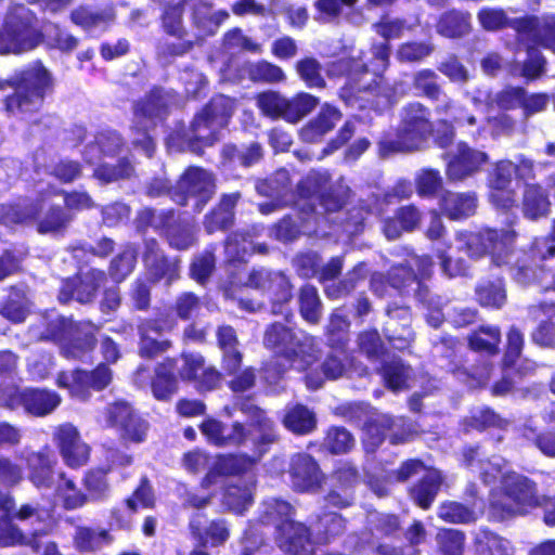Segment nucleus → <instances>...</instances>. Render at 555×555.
<instances>
[{
  "instance_id": "obj_29",
  "label": "nucleus",
  "mask_w": 555,
  "mask_h": 555,
  "mask_svg": "<svg viewBox=\"0 0 555 555\" xmlns=\"http://www.w3.org/2000/svg\"><path fill=\"white\" fill-rule=\"evenodd\" d=\"M284 425L296 434H308L314 429V413L301 404L291 408L284 416Z\"/></svg>"
},
{
  "instance_id": "obj_54",
  "label": "nucleus",
  "mask_w": 555,
  "mask_h": 555,
  "mask_svg": "<svg viewBox=\"0 0 555 555\" xmlns=\"http://www.w3.org/2000/svg\"><path fill=\"white\" fill-rule=\"evenodd\" d=\"M324 446L332 453H345L352 448L353 438L345 428H331L325 438Z\"/></svg>"
},
{
  "instance_id": "obj_55",
  "label": "nucleus",
  "mask_w": 555,
  "mask_h": 555,
  "mask_svg": "<svg viewBox=\"0 0 555 555\" xmlns=\"http://www.w3.org/2000/svg\"><path fill=\"white\" fill-rule=\"evenodd\" d=\"M480 555H512V546L505 539L485 532L478 539Z\"/></svg>"
},
{
  "instance_id": "obj_20",
  "label": "nucleus",
  "mask_w": 555,
  "mask_h": 555,
  "mask_svg": "<svg viewBox=\"0 0 555 555\" xmlns=\"http://www.w3.org/2000/svg\"><path fill=\"white\" fill-rule=\"evenodd\" d=\"M49 196L42 197L34 202H20L16 204H5L0 209V222L4 225L23 224L37 219L40 210L43 209Z\"/></svg>"
},
{
  "instance_id": "obj_30",
  "label": "nucleus",
  "mask_w": 555,
  "mask_h": 555,
  "mask_svg": "<svg viewBox=\"0 0 555 555\" xmlns=\"http://www.w3.org/2000/svg\"><path fill=\"white\" fill-rule=\"evenodd\" d=\"M60 344L64 357L79 359L92 349V333L89 328L77 331L75 335L62 338Z\"/></svg>"
},
{
  "instance_id": "obj_35",
  "label": "nucleus",
  "mask_w": 555,
  "mask_h": 555,
  "mask_svg": "<svg viewBox=\"0 0 555 555\" xmlns=\"http://www.w3.org/2000/svg\"><path fill=\"white\" fill-rule=\"evenodd\" d=\"M238 197L237 193L223 196L218 209L206 219L205 227L208 232L224 229L231 224L233 218L232 209Z\"/></svg>"
},
{
  "instance_id": "obj_43",
  "label": "nucleus",
  "mask_w": 555,
  "mask_h": 555,
  "mask_svg": "<svg viewBox=\"0 0 555 555\" xmlns=\"http://www.w3.org/2000/svg\"><path fill=\"white\" fill-rule=\"evenodd\" d=\"M256 249L259 253L266 251V247L260 245L256 247L250 236L244 233L233 234L225 244V253L231 260H243L245 255Z\"/></svg>"
},
{
  "instance_id": "obj_7",
  "label": "nucleus",
  "mask_w": 555,
  "mask_h": 555,
  "mask_svg": "<svg viewBox=\"0 0 555 555\" xmlns=\"http://www.w3.org/2000/svg\"><path fill=\"white\" fill-rule=\"evenodd\" d=\"M40 33L31 25V16L23 5L14 7L0 31V54H21L36 48Z\"/></svg>"
},
{
  "instance_id": "obj_3",
  "label": "nucleus",
  "mask_w": 555,
  "mask_h": 555,
  "mask_svg": "<svg viewBox=\"0 0 555 555\" xmlns=\"http://www.w3.org/2000/svg\"><path fill=\"white\" fill-rule=\"evenodd\" d=\"M264 345L279 352L274 365L266 370L268 379L282 376L289 367L302 371L318 357L312 337L302 333L297 336L282 324H273L267 330Z\"/></svg>"
},
{
  "instance_id": "obj_59",
  "label": "nucleus",
  "mask_w": 555,
  "mask_h": 555,
  "mask_svg": "<svg viewBox=\"0 0 555 555\" xmlns=\"http://www.w3.org/2000/svg\"><path fill=\"white\" fill-rule=\"evenodd\" d=\"M166 234L169 244L177 249H186L195 242L194 230L190 224L170 225Z\"/></svg>"
},
{
  "instance_id": "obj_12",
  "label": "nucleus",
  "mask_w": 555,
  "mask_h": 555,
  "mask_svg": "<svg viewBox=\"0 0 555 555\" xmlns=\"http://www.w3.org/2000/svg\"><path fill=\"white\" fill-rule=\"evenodd\" d=\"M516 234L512 230L487 229L480 233H470L466 236L467 253L478 256L481 253H489L492 261L501 266L508 256Z\"/></svg>"
},
{
  "instance_id": "obj_24",
  "label": "nucleus",
  "mask_w": 555,
  "mask_h": 555,
  "mask_svg": "<svg viewBox=\"0 0 555 555\" xmlns=\"http://www.w3.org/2000/svg\"><path fill=\"white\" fill-rule=\"evenodd\" d=\"M441 209L450 219L469 217L476 209V197L472 193H444L441 197Z\"/></svg>"
},
{
  "instance_id": "obj_28",
  "label": "nucleus",
  "mask_w": 555,
  "mask_h": 555,
  "mask_svg": "<svg viewBox=\"0 0 555 555\" xmlns=\"http://www.w3.org/2000/svg\"><path fill=\"white\" fill-rule=\"evenodd\" d=\"M441 485V476L437 470H428L422 481L412 489V498L422 508H428Z\"/></svg>"
},
{
  "instance_id": "obj_52",
  "label": "nucleus",
  "mask_w": 555,
  "mask_h": 555,
  "mask_svg": "<svg viewBox=\"0 0 555 555\" xmlns=\"http://www.w3.org/2000/svg\"><path fill=\"white\" fill-rule=\"evenodd\" d=\"M411 370L401 362L393 361L384 367V378L393 391L408 387Z\"/></svg>"
},
{
  "instance_id": "obj_23",
  "label": "nucleus",
  "mask_w": 555,
  "mask_h": 555,
  "mask_svg": "<svg viewBox=\"0 0 555 555\" xmlns=\"http://www.w3.org/2000/svg\"><path fill=\"white\" fill-rule=\"evenodd\" d=\"M524 100V89L521 88H506L493 96H491L487 91L478 90L477 94L473 96V103L478 106L482 103H487L491 106H496L501 109H514L517 107H521V102Z\"/></svg>"
},
{
  "instance_id": "obj_14",
  "label": "nucleus",
  "mask_w": 555,
  "mask_h": 555,
  "mask_svg": "<svg viewBox=\"0 0 555 555\" xmlns=\"http://www.w3.org/2000/svg\"><path fill=\"white\" fill-rule=\"evenodd\" d=\"M531 163L522 160L520 166H515L509 160H502L496 164L490 180V201L498 208L508 209L515 204L514 190L511 188L512 178L521 169L531 170Z\"/></svg>"
},
{
  "instance_id": "obj_38",
  "label": "nucleus",
  "mask_w": 555,
  "mask_h": 555,
  "mask_svg": "<svg viewBox=\"0 0 555 555\" xmlns=\"http://www.w3.org/2000/svg\"><path fill=\"white\" fill-rule=\"evenodd\" d=\"M253 501V485H231L223 494V504L234 513H243Z\"/></svg>"
},
{
  "instance_id": "obj_49",
  "label": "nucleus",
  "mask_w": 555,
  "mask_h": 555,
  "mask_svg": "<svg viewBox=\"0 0 555 555\" xmlns=\"http://www.w3.org/2000/svg\"><path fill=\"white\" fill-rule=\"evenodd\" d=\"M254 460L246 455H227L217 460L215 469L221 475H236L249 470Z\"/></svg>"
},
{
  "instance_id": "obj_44",
  "label": "nucleus",
  "mask_w": 555,
  "mask_h": 555,
  "mask_svg": "<svg viewBox=\"0 0 555 555\" xmlns=\"http://www.w3.org/2000/svg\"><path fill=\"white\" fill-rule=\"evenodd\" d=\"M501 340V334L496 327H481L469 338V345L474 350L487 353H496Z\"/></svg>"
},
{
  "instance_id": "obj_33",
  "label": "nucleus",
  "mask_w": 555,
  "mask_h": 555,
  "mask_svg": "<svg viewBox=\"0 0 555 555\" xmlns=\"http://www.w3.org/2000/svg\"><path fill=\"white\" fill-rule=\"evenodd\" d=\"M229 17L225 11L210 12V5L207 3L199 4L194 9L193 18L196 27L203 36L212 35L219 25Z\"/></svg>"
},
{
  "instance_id": "obj_18",
  "label": "nucleus",
  "mask_w": 555,
  "mask_h": 555,
  "mask_svg": "<svg viewBox=\"0 0 555 555\" xmlns=\"http://www.w3.org/2000/svg\"><path fill=\"white\" fill-rule=\"evenodd\" d=\"M276 542L289 555H313L318 543L317 539L310 538L308 528L296 521H286L280 526Z\"/></svg>"
},
{
  "instance_id": "obj_53",
  "label": "nucleus",
  "mask_w": 555,
  "mask_h": 555,
  "mask_svg": "<svg viewBox=\"0 0 555 555\" xmlns=\"http://www.w3.org/2000/svg\"><path fill=\"white\" fill-rule=\"evenodd\" d=\"M297 72L309 88H323L324 79L321 75V65L314 59H304L297 63Z\"/></svg>"
},
{
  "instance_id": "obj_9",
  "label": "nucleus",
  "mask_w": 555,
  "mask_h": 555,
  "mask_svg": "<svg viewBox=\"0 0 555 555\" xmlns=\"http://www.w3.org/2000/svg\"><path fill=\"white\" fill-rule=\"evenodd\" d=\"M415 86L427 96L439 101L437 111L451 117L460 127H465L466 132L476 141L487 138L485 126L477 127L475 115L465 112L461 107H455L446 94H442L436 83V74L425 69L418 72L415 76Z\"/></svg>"
},
{
  "instance_id": "obj_32",
  "label": "nucleus",
  "mask_w": 555,
  "mask_h": 555,
  "mask_svg": "<svg viewBox=\"0 0 555 555\" xmlns=\"http://www.w3.org/2000/svg\"><path fill=\"white\" fill-rule=\"evenodd\" d=\"M318 104V98L306 92L298 93L292 99H286L284 119L293 124L298 122L306 115L311 113Z\"/></svg>"
},
{
  "instance_id": "obj_13",
  "label": "nucleus",
  "mask_w": 555,
  "mask_h": 555,
  "mask_svg": "<svg viewBox=\"0 0 555 555\" xmlns=\"http://www.w3.org/2000/svg\"><path fill=\"white\" fill-rule=\"evenodd\" d=\"M112 379L111 370L105 365H99L93 372L85 371L62 372L57 376V386L65 388L73 397L86 399L89 389L101 390Z\"/></svg>"
},
{
  "instance_id": "obj_19",
  "label": "nucleus",
  "mask_w": 555,
  "mask_h": 555,
  "mask_svg": "<svg viewBox=\"0 0 555 555\" xmlns=\"http://www.w3.org/2000/svg\"><path fill=\"white\" fill-rule=\"evenodd\" d=\"M289 474L294 489L301 492L317 490L323 480L317 462L304 453L293 456Z\"/></svg>"
},
{
  "instance_id": "obj_17",
  "label": "nucleus",
  "mask_w": 555,
  "mask_h": 555,
  "mask_svg": "<svg viewBox=\"0 0 555 555\" xmlns=\"http://www.w3.org/2000/svg\"><path fill=\"white\" fill-rule=\"evenodd\" d=\"M488 162V155L470 147L464 142L456 144L455 150L449 153L447 176L452 181H461L477 172Z\"/></svg>"
},
{
  "instance_id": "obj_6",
  "label": "nucleus",
  "mask_w": 555,
  "mask_h": 555,
  "mask_svg": "<svg viewBox=\"0 0 555 555\" xmlns=\"http://www.w3.org/2000/svg\"><path fill=\"white\" fill-rule=\"evenodd\" d=\"M431 131L433 127L426 108L420 103L410 104L404 108L397 140H380L379 153L388 156L396 152L417 150Z\"/></svg>"
},
{
  "instance_id": "obj_5",
  "label": "nucleus",
  "mask_w": 555,
  "mask_h": 555,
  "mask_svg": "<svg viewBox=\"0 0 555 555\" xmlns=\"http://www.w3.org/2000/svg\"><path fill=\"white\" fill-rule=\"evenodd\" d=\"M10 85L15 88V93L7 99V111L12 115H24L40 107L46 91L52 86V78L40 63H34L16 73Z\"/></svg>"
},
{
  "instance_id": "obj_36",
  "label": "nucleus",
  "mask_w": 555,
  "mask_h": 555,
  "mask_svg": "<svg viewBox=\"0 0 555 555\" xmlns=\"http://www.w3.org/2000/svg\"><path fill=\"white\" fill-rule=\"evenodd\" d=\"M550 209V202L542 189L538 185H528L524 195V212L530 219L545 216Z\"/></svg>"
},
{
  "instance_id": "obj_46",
  "label": "nucleus",
  "mask_w": 555,
  "mask_h": 555,
  "mask_svg": "<svg viewBox=\"0 0 555 555\" xmlns=\"http://www.w3.org/2000/svg\"><path fill=\"white\" fill-rule=\"evenodd\" d=\"M468 16L459 12L444 14L437 26L438 33L446 37H456L465 34L468 29Z\"/></svg>"
},
{
  "instance_id": "obj_37",
  "label": "nucleus",
  "mask_w": 555,
  "mask_h": 555,
  "mask_svg": "<svg viewBox=\"0 0 555 555\" xmlns=\"http://www.w3.org/2000/svg\"><path fill=\"white\" fill-rule=\"evenodd\" d=\"M177 390V380L171 363L163 364L156 369L152 382V391L157 400H167Z\"/></svg>"
},
{
  "instance_id": "obj_61",
  "label": "nucleus",
  "mask_w": 555,
  "mask_h": 555,
  "mask_svg": "<svg viewBox=\"0 0 555 555\" xmlns=\"http://www.w3.org/2000/svg\"><path fill=\"white\" fill-rule=\"evenodd\" d=\"M530 314L537 321H539V325L535 331L532 333V339L537 344L541 346H554L555 345V319L550 320L547 317L541 313L540 318H537L532 313V308L530 309Z\"/></svg>"
},
{
  "instance_id": "obj_50",
  "label": "nucleus",
  "mask_w": 555,
  "mask_h": 555,
  "mask_svg": "<svg viewBox=\"0 0 555 555\" xmlns=\"http://www.w3.org/2000/svg\"><path fill=\"white\" fill-rule=\"evenodd\" d=\"M477 297L482 306L500 308L506 299L505 291L500 281L488 280L477 288Z\"/></svg>"
},
{
  "instance_id": "obj_45",
  "label": "nucleus",
  "mask_w": 555,
  "mask_h": 555,
  "mask_svg": "<svg viewBox=\"0 0 555 555\" xmlns=\"http://www.w3.org/2000/svg\"><path fill=\"white\" fill-rule=\"evenodd\" d=\"M286 99L274 91H267L258 94L257 105L263 115L270 118H283L286 111Z\"/></svg>"
},
{
  "instance_id": "obj_48",
  "label": "nucleus",
  "mask_w": 555,
  "mask_h": 555,
  "mask_svg": "<svg viewBox=\"0 0 555 555\" xmlns=\"http://www.w3.org/2000/svg\"><path fill=\"white\" fill-rule=\"evenodd\" d=\"M300 312L305 320L317 323L320 319L321 308L317 289L306 285L300 291Z\"/></svg>"
},
{
  "instance_id": "obj_8",
  "label": "nucleus",
  "mask_w": 555,
  "mask_h": 555,
  "mask_svg": "<svg viewBox=\"0 0 555 555\" xmlns=\"http://www.w3.org/2000/svg\"><path fill=\"white\" fill-rule=\"evenodd\" d=\"M234 111V101L224 95H218L211 100L192 122L190 146L192 151L198 152V147L193 141L203 145H210L217 140V133L225 127L229 118Z\"/></svg>"
},
{
  "instance_id": "obj_64",
  "label": "nucleus",
  "mask_w": 555,
  "mask_h": 555,
  "mask_svg": "<svg viewBox=\"0 0 555 555\" xmlns=\"http://www.w3.org/2000/svg\"><path fill=\"white\" fill-rule=\"evenodd\" d=\"M249 74L253 80L278 82L284 79L283 70L279 66L268 62L254 64L250 67Z\"/></svg>"
},
{
  "instance_id": "obj_39",
  "label": "nucleus",
  "mask_w": 555,
  "mask_h": 555,
  "mask_svg": "<svg viewBox=\"0 0 555 555\" xmlns=\"http://www.w3.org/2000/svg\"><path fill=\"white\" fill-rule=\"evenodd\" d=\"M60 402L61 399L56 393L46 390H33L26 397L28 411L38 416L51 413Z\"/></svg>"
},
{
  "instance_id": "obj_10",
  "label": "nucleus",
  "mask_w": 555,
  "mask_h": 555,
  "mask_svg": "<svg viewBox=\"0 0 555 555\" xmlns=\"http://www.w3.org/2000/svg\"><path fill=\"white\" fill-rule=\"evenodd\" d=\"M349 186L343 179L328 184L326 172H310L298 185L300 199L318 201L326 211L339 210L348 199Z\"/></svg>"
},
{
  "instance_id": "obj_15",
  "label": "nucleus",
  "mask_w": 555,
  "mask_h": 555,
  "mask_svg": "<svg viewBox=\"0 0 555 555\" xmlns=\"http://www.w3.org/2000/svg\"><path fill=\"white\" fill-rule=\"evenodd\" d=\"M99 422L107 427H117L121 435L131 441L140 442L146 433L145 423L138 418L131 408L124 402L109 405Z\"/></svg>"
},
{
  "instance_id": "obj_27",
  "label": "nucleus",
  "mask_w": 555,
  "mask_h": 555,
  "mask_svg": "<svg viewBox=\"0 0 555 555\" xmlns=\"http://www.w3.org/2000/svg\"><path fill=\"white\" fill-rule=\"evenodd\" d=\"M13 502L7 494L0 493V544L13 545L20 543L23 534L11 524L10 513Z\"/></svg>"
},
{
  "instance_id": "obj_40",
  "label": "nucleus",
  "mask_w": 555,
  "mask_h": 555,
  "mask_svg": "<svg viewBox=\"0 0 555 555\" xmlns=\"http://www.w3.org/2000/svg\"><path fill=\"white\" fill-rule=\"evenodd\" d=\"M292 506L278 499H270L263 503V511L261 514V521L271 524L276 527L278 533L280 532V526L286 521H293L291 519Z\"/></svg>"
},
{
  "instance_id": "obj_47",
  "label": "nucleus",
  "mask_w": 555,
  "mask_h": 555,
  "mask_svg": "<svg viewBox=\"0 0 555 555\" xmlns=\"http://www.w3.org/2000/svg\"><path fill=\"white\" fill-rule=\"evenodd\" d=\"M69 222V217L61 209L51 206L48 211L37 220V230L41 234L57 233Z\"/></svg>"
},
{
  "instance_id": "obj_31",
  "label": "nucleus",
  "mask_w": 555,
  "mask_h": 555,
  "mask_svg": "<svg viewBox=\"0 0 555 555\" xmlns=\"http://www.w3.org/2000/svg\"><path fill=\"white\" fill-rule=\"evenodd\" d=\"M120 146V138L117 133L107 131L99 134L93 143H90L85 151V159L95 164L101 155L114 154Z\"/></svg>"
},
{
  "instance_id": "obj_41",
  "label": "nucleus",
  "mask_w": 555,
  "mask_h": 555,
  "mask_svg": "<svg viewBox=\"0 0 555 555\" xmlns=\"http://www.w3.org/2000/svg\"><path fill=\"white\" fill-rule=\"evenodd\" d=\"M335 478L341 483L344 493L332 491L326 496V501L336 507L348 506L351 502V496L347 493L346 489L357 480V472L353 467L345 465L335 473Z\"/></svg>"
},
{
  "instance_id": "obj_1",
  "label": "nucleus",
  "mask_w": 555,
  "mask_h": 555,
  "mask_svg": "<svg viewBox=\"0 0 555 555\" xmlns=\"http://www.w3.org/2000/svg\"><path fill=\"white\" fill-rule=\"evenodd\" d=\"M485 483L501 481V489L493 490L490 498V514L498 520L524 514L538 504L534 485L526 477L512 473L501 457L478 462Z\"/></svg>"
},
{
  "instance_id": "obj_11",
  "label": "nucleus",
  "mask_w": 555,
  "mask_h": 555,
  "mask_svg": "<svg viewBox=\"0 0 555 555\" xmlns=\"http://www.w3.org/2000/svg\"><path fill=\"white\" fill-rule=\"evenodd\" d=\"M215 191L212 176L201 168L190 167L178 181L172 198L180 205L194 199L196 211H201Z\"/></svg>"
},
{
  "instance_id": "obj_21",
  "label": "nucleus",
  "mask_w": 555,
  "mask_h": 555,
  "mask_svg": "<svg viewBox=\"0 0 555 555\" xmlns=\"http://www.w3.org/2000/svg\"><path fill=\"white\" fill-rule=\"evenodd\" d=\"M227 427L215 418H207L201 425L202 434L207 440L218 447L241 444L245 440V429L241 423H234L231 434H225Z\"/></svg>"
},
{
  "instance_id": "obj_34",
  "label": "nucleus",
  "mask_w": 555,
  "mask_h": 555,
  "mask_svg": "<svg viewBox=\"0 0 555 555\" xmlns=\"http://www.w3.org/2000/svg\"><path fill=\"white\" fill-rule=\"evenodd\" d=\"M396 422L388 415H376L370 420L364 426L363 442L367 450L374 451L385 437V430L396 426Z\"/></svg>"
},
{
  "instance_id": "obj_2",
  "label": "nucleus",
  "mask_w": 555,
  "mask_h": 555,
  "mask_svg": "<svg viewBox=\"0 0 555 555\" xmlns=\"http://www.w3.org/2000/svg\"><path fill=\"white\" fill-rule=\"evenodd\" d=\"M375 29L387 41L401 36L403 23L399 20L386 17L375 25ZM372 53L375 60L371 63L370 68L366 64H362L354 59L348 61L341 59L328 67V75L347 74L350 86L341 94L346 101H349L351 96V94L347 95L349 90L367 91L372 89V82L378 85L377 78L380 77L388 65L389 47L387 42L373 46Z\"/></svg>"
},
{
  "instance_id": "obj_51",
  "label": "nucleus",
  "mask_w": 555,
  "mask_h": 555,
  "mask_svg": "<svg viewBox=\"0 0 555 555\" xmlns=\"http://www.w3.org/2000/svg\"><path fill=\"white\" fill-rule=\"evenodd\" d=\"M198 538L203 545L219 546L230 538V529L224 520H212Z\"/></svg>"
},
{
  "instance_id": "obj_25",
  "label": "nucleus",
  "mask_w": 555,
  "mask_h": 555,
  "mask_svg": "<svg viewBox=\"0 0 555 555\" xmlns=\"http://www.w3.org/2000/svg\"><path fill=\"white\" fill-rule=\"evenodd\" d=\"M144 263L154 278H172L177 274V263L166 259L154 241L146 242Z\"/></svg>"
},
{
  "instance_id": "obj_16",
  "label": "nucleus",
  "mask_w": 555,
  "mask_h": 555,
  "mask_svg": "<svg viewBox=\"0 0 555 555\" xmlns=\"http://www.w3.org/2000/svg\"><path fill=\"white\" fill-rule=\"evenodd\" d=\"M60 453L68 466L85 465L90 456V447L80 438L78 429L72 424L59 426L53 434Z\"/></svg>"
},
{
  "instance_id": "obj_63",
  "label": "nucleus",
  "mask_w": 555,
  "mask_h": 555,
  "mask_svg": "<svg viewBox=\"0 0 555 555\" xmlns=\"http://www.w3.org/2000/svg\"><path fill=\"white\" fill-rule=\"evenodd\" d=\"M320 526L324 528V533H318L317 542L326 543L331 537L338 535L345 529V522L341 517L335 513L324 514L320 517Z\"/></svg>"
},
{
  "instance_id": "obj_26",
  "label": "nucleus",
  "mask_w": 555,
  "mask_h": 555,
  "mask_svg": "<svg viewBox=\"0 0 555 555\" xmlns=\"http://www.w3.org/2000/svg\"><path fill=\"white\" fill-rule=\"evenodd\" d=\"M111 542V537L105 529H92L78 527L74 535V544L81 552H92Z\"/></svg>"
},
{
  "instance_id": "obj_57",
  "label": "nucleus",
  "mask_w": 555,
  "mask_h": 555,
  "mask_svg": "<svg viewBox=\"0 0 555 555\" xmlns=\"http://www.w3.org/2000/svg\"><path fill=\"white\" fill-rule=\"evenodd\" d=\"M438 544L444 555H462L464 534L457 530L444 529L437 534Z\"/></svg>"
},
{
  "instance_id": "obj_56",
  "label": "nucleus",
  "mask_w": 555,
  "mask_h": 555,
  "mask_svg": "<svg viewBox=\"0 0 555 555\" xmlns=\"http://www.w3.org/2000/svg\"><path fill=\"white\" fill-rule=\"evenodd\" d=\"M439 517L449 522H470L477 515L460 503L450 502L439 507Z\"/></svg>"
},
{
  "instance_id": "obj_4",
  "label": "nucleus",
  "mask_w": 555,
  "mask_h": 555,
  "mask_svg": "<svg viewBox=\"0 0 555 555\" xmlns=\"http://www.w3.org/2000/svg\"><path fill=\"white\" fill-rule=\"evenodd\" d=\"M518 34L519 47L525 49L527 59L521 67V75L535 78L544 69L545 61L538 47L555 52V16L525 17L513 23Z\"/></svg>"
},
{
  "instance_id": "obj_58",
  "label": "nucleus",
  "mask_w": 555,
  "mask_h": 555,
  "mask_svg": "<svg viewBox=\"0 0 555 555\" xmlns=\"http://www.w3.org/2000/svg\"><path fill=\"white\" fill-rule=\"evenodd\" d=\"M321 259L314 251L298 254L293 260V267L301 278L319 275Z\"/></svg>"
},
{
  "instance_id": "obj_60",
  "label": "nucleus",
  "mask_w": 555,
  "mask_h": 555,
  "mask_svg": "<svg viewBox=\"0 0 555 555\" xmlns=\"http://www.w3.org/2000/svg\"><path fill=\"white\" fill-rule=\"evenodd\" d=\"M417 192L422 196H431L442 185V178L439 171L434 169H422L415 178Z\"/></svg>"
},
{
  "instance_id": "obj_62",
  "label": "nucleus",
  "mask_w": 555,
  "mask_h": 555,
  "mask_svg": "<svg viewBox=\"0 0 555 555\" xmlns=\"http://www.w3.org/2000/svg\"><path fill=\"white\" fill-rule=\"evenodd\" d=\"M433 52V47L424 42H406L399 47L397 59L400 62H417L428 56Z\"/></svg>"
},
{
  "instance_id": "obj_42",
  "label": "nucleus",
  "mask_w": 555,
  "mask_h": 555,
  "mask_svg": "<svg viewBox=\"0 0 555 555\" xmlns=\"http://www.w3.org/2000/svg\"><path fill=\"white\" fill-rule=\"evenodd\" d=\"M113 17L114 14L112 10H107L103 13H94L86 8H80L72 13V21L90 31L96 28L104 29Z\"/></svg>"
},
{
  "instance_id": "obj_22",
  "label": "nucleus",
  "mask_w": 555,
  "mask_h": 555,
  "mask_svg": "<svg viewBox=\"0 0 555 555\" xmlns=\"http://www.w3.org/2000/svg\"><path fill=\"white\" fill-rule=\"evenodd\" d=\"M29 468V478L37 487H48L52 480L53 465L55 459L52 452L44 449L39 452H33L27 457Z\"/></svg>"
}]
</instances>
